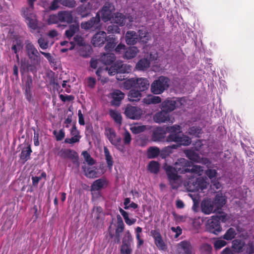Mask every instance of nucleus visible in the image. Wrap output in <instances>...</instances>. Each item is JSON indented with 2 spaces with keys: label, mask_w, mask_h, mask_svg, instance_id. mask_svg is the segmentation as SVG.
Instances as JSON below:
<instances>
[{
  "label": "nucleus",
  "mask_w": 254,
  "mask_h": 254,
  "mask_svg": "<svg viewBox=\"0 0 254 254\" xmlns=\"http://www.w3.org/2000/svg\"><path fill=\"white\" fill-rule=\"evenodd\" d=\"M166 131L169 134L166 137L167 142H174L177 144L170 145V149H177L181 146H189L191 144V140L190 137L182 133V127L180 125H174L168 126L166 128Z\"/></svg>",
  "instance_id": "nucleus-1"
},
{
  "label": "nucleus",
  "mask_w": 254,
  "mask_h": 254,
  "mask_svg": "<svg viewBox=\"0 0 254 254\" xmlns=\"http://www.w3.org/2000/svg\"><path fill=\"white\" fill-rule=\"evenodd\" d=\"M149 86V82L145 78H129L126 80L124 83V87L126 89L135 88L140 91H144L148 89Z\"/></svg>",
  "instance_id": "nucleus-2"
},
{
  "label": "nucleus",
  "mask_w": 254,
  "mask_h": 254,
  "mask_svg": "<svg viewBox=\"0 0 254 254\" xmlns=\"http://www.w3.org/2000/svg\"><path fill=\"white\" fill-rule=\"evenodd\" d=\"M170 79L167 77L160 76L151 84V91L154 94H160L167 90L170 84Z\"/></svg>",
  "instance_id": "nucleus-3"
},
{
  "label": "nucleus",
  "mask_w": 254,
  "mask_h": 254,
  "mask_svg": "<svg viewBox=\"0 0 254 254\" xmlns=\"http://www.w3.org/2000/svg\"><path fill=\"white\" fill-rule=\"evenodd\" d=\"M81 27L84 30H89L91 31L100 30L101 27V23L99 12H97L95 16L92 17L88 21L82 22Z\"/></svg>",
  "instance_id": "nucleus-4"
},
{
  "label": "nucleus",
  "mask_w": 254,
  "mask_h": 254,
  "mask_svg": "<svg viewBox=\"0 0 254 254\" xmlns=\"http://www.w3.org/2000/svg\"><path fill=\"white\" fill-rule=\"evenodd\" d=\"M58 155L64 159H69L77 167H79L80 162L77 153L70 149H62L58 152Z\"/></svg>",
  "instance_id": "nucleus-5"
},
{
  "label": "nucleus",
  "mask_w": 254,
  "mask_h": 254,
  "mask_svg": "<svg viewBox=\"0 0 254 254\" xmlns=\"http://www.w3.org/2000/svg\"><path fill=\"white\" fill-rule=\"evenodd\" d=\"M206 188L205 181L202 178L190 179L188 183V190L189 191L195 192L202 190Z\"/></svg>",
  "instance_id": "nucleus-6"
},
{
  "label": "nucleus",
  "mask_w": 254,
  "mask_h": 254,
  "mask_svg": "<svg viewBox=\"0 0 254 254\" xmlns=\"http://www.w3.org/2000/svg\"><path fill=\"white\" fill-rule=\"evenodd\" d=\"M26 50L31 62L33 64H39L40 62V55L33 44L31 43H27L26 45Z\"/></svg>",
  "instance_id": "nucleus-7"
},
{
  "label": "nucleus",
  "mask_w": 254,
  "mask_h": 254,
  "mask_svg": "<svg viewBox=\"0 0 254 254\" xmlns=\"http://www.w3.org/2000/svg\"><path fill=\"white\" fill-rule=\"evenodd\" d=\"M180 100L173 98H167L161 103V109L170 113L174 111L176 108L181 105Z\"/></svg>",
  "instance_id": "nucleus-8"
},
{
  "label": "nucleus",
  "mask_w": 254,
  "mask_h": 254,
  "mask_svg": "<svg viewBox=\"0 0 254 254\" xmlns=\"http://www.w3.org/2000/svg\"><path fill=\"white\" fill-rule=\"evenodd\" d=\"M22 11L28 27L32 29L36 30L38 27L37 20L35 15L32 13V11L29 8H23Z\"/></svg>",
  "instance_id": "nucleus-9"
},
{
  "label": "nucleus",
  "mask_w": 254,
  "mask_h": 254,
  "mask_svg": "<svg viewBox=\"0 0 254 254\" xmlns=\"http://www.w3.org/2000/svg\"><path fill=\"white\" fill-rule=\"evenodd\" d=\"M124 114L127 118L132 120H138L141 118L142 112L140 108L137 107L127 105L125 108Z\"/></svg>",
  "instance_id": "nucleus-10"
},
{
  "label": "nucleus",
  "mask_w": 254,
  "mask_h": 254,
  "mask_svg": "<svg viewBox=\"0 0 254 254\" xmlns=\"http://www.w3.org/2000/svg\"><path fill=\"white\" fill-rule=\"evenodd\" d=\"M105 134L110 143L120 149L119 146H120L122 139L120 137H117L114 129L111 127L105 128Z\"/></svg>",
  "instance_id": "nucleus-11"
},
{
  "label": "nucleus",
  "mask_w": 254,
  "mask_h": 254,
  "mask_svg": "<svg viewBox=\"0 0 254 254\" xmlns=\"http://www.w3.org/2000/svg\"><path fill=\"white\" fill-rule=\"evenodd\" d=\"M207 230L210 233L217 235L222 231V227L219 220L212 216L211 218L208 220L206 225Z\"/></svg>",
  "instance_id": "nucleus-12"
},
{
  "label": "nucleus",
  "mask_w": 254,
  "mask_h": 254,
  "mask_svg": "<svg viewBox=\"0 0 254 254\" xmlns=\"http://www.w3.org/2000/svg\"><path fill=\"white\" fill-rule=\"evenodd\" d=\"M150 233L154 239V243L158 249L166 251L167 249V246L163 241L159 230H152Z\"/></svg>",
  "instance_id": "nucleus-13"
},
{
  "label": "nucleus",
  "mask_w": 254,
  "mask_h": 254,
  "mask_svg": "<svg viewBox=\"0 0 254 254\" xmlns=\"http://www.w3.org/2000/svg\"><path fill=\"white\" fill-rule=\"evenodd\" d=\"M190 162L185 158H180L175 163L173 167L176 172L179 174H185L188 173V168L190 167Z\"/></svg>",
  "instance_id": "nucleus-14"
},
{
  "label": "nucleus",
  "mask_w": 254,
  "mask_h": 254,
  "mask_svg": "<svg viewBox=\"0 0 254 254\" xmlns=\"http://www.w3.org/2000/svg\"><path fill=\"white\" fill-rule=\"evenodd\" d=\"M114 10V6L110 3L107 2L103 6L101 9V18L105 22L111 20L113 16L112 12Z\"/></svg>",
  "instance_id": "nucleus-15"
},
{
  "label": "nucleus",
  "mask_w": 254,
  "mask_h": 254,
  "mask_svg": "<svg viewBox=\"0 0 254 254\" xmlns=\"http://www.w3.org/2000/svg\"><path fill=\"white\" fill-rule=\"evenodd\" d=\"M92 8V5L90 2L83 3L76 8V13L81 18L87 17L90 15Z\"/></svg>",
  "instance_id": "nucleus-16"
},
{
  "label": "nucleus",
  "mask_w": 254,
  "mask_h": 254,
  "mask_svg": "<svg viewBox=\"0 0 254 254\" xmlns=\"http://www.w3.org/2000/svg\"><path fill=\"white\" fill-rule=\"evenodd\" d=\"M70 133L71 136V138H66L64 140L65 143L74 144L78 142L81 136L80 135L79 131L77 129L75 124H74L70 130Z\"/></svg>",
  "instance_id": "nucleus-17"
},
{
  "label": "nucleus",
  "mask_w": 254,
  "mask_h": 254,
  "mask_svg": "<svg viewBox=\"0 0 254 254\" xmlns=\"http://www.w3.org/2000/svg\"><path fill=\"white\" fill-rule=\"evenodd\" d=\"M106 33L104 31L96 33L92 37V43L95 47L102 46L106 40Z\"/></svg>",
  "instance_id": "nucleus-18"
},
{
  "label": "nucleus",
  "mask_w": 254,
  "mask_h": 254,
  "mask_svg": "<svg viewBox=\"0 0 254 254\" xmlns=\"http://www.w3.org/2000/svg\"><path fill=\"white\" fill-rule=\"evenodd\" d=\"M58 17L60 22L71 24L73 19L72 11L69 10H62L58 12Z\"/></svg>",
  "instance_id": "nucleus-19"
},
{
  "label": "nucleus",
  "mask_w": 254,
  "mask_h": 254,
  "mask_svg": "<svg viewBox=\"0 0 254 254\" xmlns=\"http://www.w3.org/2000/svg\"><path fill=\"white\" fill-rule=\"evenodd\" d=\"M153 120L156 123H163L169 122L170 120V114L167 112L161 109L153 116Z\"/></svg>",
  "instance_id": "nucleus-20"
},
{
  "label": "nucleus",
  "mask_w": 254,
  "mask_h": 254,
  "mask_svg": "<svg viewBox=\"0 0 254 254\" xmlns=\"http://www.w3.org/2000/svg\"><path fill=\"white\" fill-rule=\"evenodd\" d=\"M32 150L30 144L22 149L19 155L20 160L22 164H24L26 161L30 159Z\"/></svg>",
  "instance_id": "nucleus-21"
},
{
  "label": "nucleus",
  "mask_w": 254,
  "mask_h": 254,
  "mask_svg": "<svg viewBox=\"0 0 254 254\" xmlns=\"http://www.w3.org/2000/svg\"><path fill=\"white\" fill-rule=\"evenodd\" d=\"M112 100L111 104L115 106H119L122 100L125 97V94L119 90H115L112 93Z\"/></svg>",
  "instance_id": "nucleus-22"
},
{
  "label": "nucleus",
  "mask_w": 254,
  "mask_h": 254,
  "mask_svg": "<svg viewBox=\"0 0 254 254\" xmlns=\"http://www.w3.org/2000/svg\"><path fill=\"white\" fill-rule=\"evenodd\" d=\"M125 40L127 45H134L138 40V35L134 31H127L125 35Z\"/></svg>",
  "instance_id": "nucleus-23"
},
{
  "label": "nucleus",
  "mask_w": 254,
  "mask_h": 254,
  "mask_svg": "<svg viewBox=\"0 0 254 254\" xmlns=\"http://www.w3.org/2000/svg\"><path fill=\"white\" fill-rule=\"evenodd\" d=\"M139 52V50L136 47H129L126 48L122 57L125 59L130 60L135 58Z\"/></svg>",
  "instance_id": "nucleus-24"
},
{
  "label": "nucleus",
  "mask_w": 254,
  "mask_h": 254,
  "mask_svg": "<svg viewBox=\"0 0 254 254\" xmlns=\"http://www.w3.org/2000/svg\"><path fill=\"white\" fill-rule=\"evenodd\" d=\"M184 153L186 157L190 161L196 162H201V158L199 155L192 149H185Z\"/></svg>",
  "instance_id": "nucleus-25"
},
{
  "label": "nucleus",
  "mask_w": 254,
  "mask_h": 254,
  "mask_svg": "<svg viewBox=\"0 0 254 254\" xmlns=\"http://www.w3.org/2000/svg\"><path fill=\"white\" fill-rule=\"evenodd\" d=\"M23 46L22 41L18 37L14 38L12 40L11 50L16 54L17 59H19L17 53L22 49Z\"/></svg>",
  "instance_id": "nucleus-26"
},
{
  "label": "nucleus",
  "mask_w": 254,
  "mask_h": 254,
  "mask_svg": "<svg viewBox=\"0 0 254 254\" xmlns=\"http://www.w3.org/2000/svg\"><path fill=\"white\" fill-rule=\"evenodd\" d=\"M137 33L138 39L143 44L147 43L151 39L150 34L146 28H142L139 29Z\"/></svg>",
  "instance_id": "nucleus-27"
},
{
  "label": "nucleus",
  "mask_w": 254,
  "mask_h": 254,
  "mask_svg": "<svg viewBox=\"0 0 254 254\" xmlns=\"http://www.w3.org/2000/svg\"><path fill=\"white\" fill-rule=\"evenodd\" d=\"M245 242L240 239H235L232 242V248L234 251L238 254L243 252L245 250Z\"/></svg>",
  "instance_id": "nucleus-28"
},
{
  "label": "nucleus",
  "mask_w": 254,
  "mask_h": 254,
  "mask_svg": "<svg viewBox=\"0 0 254 254\" xmlns=\"http://www.w3.org/2000/svg\"><path fill=\"white\" fill-rule=\"evenodd\" d=\"M116 65L118 69V74L129 73L131 71V66L129 64H124L122 61H117L116 62Z\"/></svg>",
  "instance_id": "nucleus-29"
},
{
  "label": "nucleus",
  "mask_w": 254,
  "mask_h": 254,
  "mask_svg": "<svg viewBox=\"0 0 254 254\" xmlns=\"http://www.w3.org/2000/svg\"><path fill=\"white\" fill-rule=\"evenodd\" d=\"M213 202L208 199L203 200L201 204V211L205 214H210L213 210Z\"/></svg>",
  "instance_id": "nucleus-30"
},
{
  "label": "nucleus",
  "mask_w": 254,
  "mask_h": 254,
  "mask_svg": "<svg viewBox=\"0 0 254 254\" xmlns=\"http://www.w3.org/2000/svg\"><path fill=\"white\" fill-rule=\"evenodd\" d=\"M79 30V25L78 24L75 23L70 24L67 30H65L64 35L69 40Z\"/></svg>",
  "instance_id": "nucleus-31"
},
{
  "label": "nucleus",
  "mask_w": 254,
  "mask_h": 254,
  "mask_svg": "<svg viewBox=\"0 0 254 254\" xmlns=\"http://www.w3.org/2000/svg\"><path fill=\"white\" fill-rule=\"evenodd\" d=\"M150 64L149 60L147 58H142L137 62L135 65V68L137 70L144 71L150 66Z\"/></svg>",
  "instance_id": "nucleus-32"
},
{
  "label": "nucleus",
  "mask_w": 254,
  "mask_h": 254,
  "mask_svg": "<svg viewBox=\"0 0 254 254\" xmlns=\"http://www.w3.org/2000/svg\"><path fill=\"white\" fill-rule=\"evenodd\" d=\"M166 174L169 182L172 181H177L179 179L178 172H176L175 169L171 166H168L165 168Z\"/></svg>",
  "instance_id": "nucleus-33"
},
{
  "label": "nucleus",
  "mask_w": 254,
  "mask_h": 254,
  "mask_svg": "<svg viewBox=\"0 0 254 254\" xmlns=\"http://www.w3.org/2000/svg\"><path fill=\"white\" fill-rule=\"evenodd\" d=\"M111 20L112 22L116 23L120 26H123L126 23V17L123 14L117 12L114 14Z\"/></svg>",
  "instance_id": "nucleus-34"
},
{
  "label": "nucleus",
  "mask_w": 254,
  "mask_h": 254,
  "mask_svg": "<svg viewBox=\"0 0 254 254\" xmlns=\"http://www.w3.org/2000/svg\"><path fill=\"white\" fill-rule=\"evenodd\" d=\"M165 132L161 127H157L155 129L152 133V139L154 141H161L164 138Z\"/></svg>",
  "instance_id": "nucleus-35"
},
{
  "label": "nucleus",
  "mask_w": 254,
  "mask_h": 254,
  "mask_svg": "<svg viewBox=\"0 0 254 254\" xmlns=\"http://www.w3.org/2000/svg\"><path fill=\"white\" fill-rule=\"evenodd\" d=\"M70 44L71 47L69 48V50H72L74 48L76 45L79 47L84 46L85 45V42L81 35H76L73 38V41L70 42Z\"/></svg>",
  "instance_id": "nucleus-36"
},
{
  "label": "nucleus",
  "mask_w": 254,
  "mask_h": 254,
  "mask_svg": "<svg viewBox=\"0 0 254 254\" xmlns=\"http://www.w3.org/2000/svg\"><path fill=\"white\" fill-rule=\"evenodd\" d=\"M116 60V56L114 54L107 53L104 54L101 57V61L106 65H110L113 63Z\"/></svg>",
  "instance_id": "nucleus-37"
},
{
  "label": "nucleus",
  "mask_w": 254,
  "mask_h": 254,
  "mask_svg": "<svg viewBox=\"0 0 254 254\" xmlns=\"http://www.w3.org/2000/svg\"><path fill=\"white\" fill-rule=\"evenodd\" d=\"M85 175L88 178H95L97 177V172L94 167L82 166Z\"/></svg>",
  "instance_id": "nucleus-38"
},
{
  "label": "nucleus",
  "mask_w": 254,
  "mask_h": 254,
  "mask_svg": "<svg viewBox=\"0 0 254 254\" xmlns=\"http://www.w3.org/2000/svg\"><path fill=\"white\" fill-rule=\"evenodd\" d=\"M141 91L135 88L131 89L128 95L129 100L132 101H138L141 97Z\"/></svg>",
  "instance_id": "nucleus-39"
},
{
  "label": "nucleus",
  "mask_w": 254,
  "mask_h": 254,
  "mask_svg": "<svg viewBox=\"0 0 254 254\" xmlns=\"http://www.w3.org/2000/svg\"><path fill=\"white\" fill-rule=\"evenodd\" d=\"M109 115L117 124L119 125H121L122 124V117L119 111L110 110L109 111Z\"/></svg>",
  "instance_id": "nucleus-40"
},
{
  "label": "nucleus",
  "mask_w": 254,
  "mask_h": 254,
  "mask_svg": "<svg viewBox=\"0 0 254 254\" xmlns=\"http://www.w3.org/2000/svg\"><path fill=\"white\" fill-rule=\"evenodd\" d=\"M106 183V180L103 179H99L95 180L91 186V190H99L103 188Z\"/></svg>",
  "instance_id": "nucleus-41"
},
{
  "label": "nucleus",
  "mask_w": 254,
  "mask_h": 254,
  "mask_svg": "<svg viewBox=\"0 0 254 254\" xmlns=\"http://www.w3.org/2000/svg\"><path fill=\"white\" fill-rule=\"evenodd\" d=\"M147 169L150 173L157 174L160 169L159 163L155 161H151L149 163Z\"/></svg>",
  "instance_id": "nucleus-42"
},
{
  "label": "nucleus",
  "mask_w": 254,
  "mask_h": 254,
  "mask_svg": "<svg viewBox=\"0 0 254 254\" xmlns=\"http://www.w3.org/2000/svg\"><path fill=\"white\" fill-rule=\"evenodd\" d=\"M119 211L121 215L123 216L125 220V221L127 225L130 226L135 223V222L136 221V219H130L128 216V214L127 211H125L121 208H120Z\"/></svg>",
  "instance_id": "nucleus-43"
},
{
  "label": "nucleus",
  "mask_w": 254,
  "mask_h": 254,
  "mask_svg": "<svg viewBox=\"0 0 254 254\" xmlns=\"http://www.w3.org/2000/svg\"><path fill=\"white\" fill-rule=\"evenodd\" d=\"M237 235L236 230L233 228H229L223 236V238L227 241H231L235 238Z\"/></svg>",
  "instance_id": "nucleus-44"
},
{
  "label": "nucleus",
  "mask_w": 254,
  "mask_h": 254,
  "mask_svg": "<svg viewBox=\"0 0 254 254\" xmlns=\"http://www.w3.org/2000/svg\"><path fill=\"white\" fill-rule=\"evenodd\" d=\"M160 149L157 147H150L147 150V157L148 158H155L158 156Z\"/></svg>",
  "instance_id": "nucleus-45"
},
{
  "label": "nucleus",
  "mask_w": 254,
  "mask_h": 254,
  "mask_svg": "<svg viewBox=\"0 0 254 254\" xmlns=\"http://www.w3.org/2000/svg\"><path fill=\"white\" fill-rule=\"evenodd\" d=\"M104 152L108 167L109 169H111L113 165V158L110 154L109 149L106 146L104 147Z\"/></svg>",
  "instance_id": "nucleus-46"
},
{
  "label": "nucleus",
  "mask_w": 254,
  "mask_h": 254,
  "mask_svg": "<svg viewBox=\"0 0 254 254\" xmlns=\"http://www.w3.org/2000/svg\"><path fill=\"white\" fill-rule=\"evenodd\" d=\"M185 254H192V246L190 242L183 241L180 244Z\"/></svg>",
  "instance_id": "nucleus-47"
},
{
  "label": "nucleus",
  "mask_w": 254,
  "mask_h": 254,
  "mask_svg": "<svg viewBox=\"0 0 254 254\" xmlns=\"http://www.w3.org/2000/svg\"><path fill=\"white\" fill-rule=\"evenodd\" d=\"M199 250L201 254H211L212 247L210 244L204 243L200 246Z\"/></svg>",
  "instance_id": "nucleus-48"
},
{
  "label": "nucleus",
  "mask_w": 254,
  "mask_h": 254,
  "mask_svg": "<svg viewBox=\"0 0 254 254\" xmlns=\"http://www.w3.org/2000/svg\"><path fill=\"white\" fill-rule=\"evenodd\" d=\"M107 43L105 46V49L106 51H111L116 46L115 39L113 37L109 36L106 38Z\"/></svg>",
  "instance_id": "nucleus-49"
},
{
  "label": "nucleus",
  "mask_w": 254,
  "mask_h": 254,
  "mask_svg": "<svg viewBox=\"0 0 254 254\" xmlns=\"http://www.w3.org/2000/svg\"><path fill=\"white\" fill-rule=\"evenodd\" d=\"M226 199L223 196L216 195L214 199V204L217 208H222L226 203Z\"/></svg>",
  "instance_id": "nucleus-50"
},
{
  "label": "nucleus",
  "mask_w": 254,
  "mask_h": 254,
  "mask_svg": "<svg viewBox=\"0 0 254 254\" xmlns=\"http://www.w3.org/2000/svg\"><path fill=\"white\" fill-rule=\"evenodd\" d=\"M117 226L115 232L122 233L125 229V224L123 220L120 215L117 216Z\"/></svg>",
  "instance_id": "nucleus-51"
},
{
  "label": "nucleus",
  "mask_w": 254,
  "mask_h": 254,
  "mask_svg": "<svg viewBox=\"0 0 254 254\" xmlns=\"http://www.w3.org/2000/svg\"><path fill=\"white\" fill-rule=\"evenodd\" d=\"M188 173L196 174L198 176L201 175L203 171L202 167L198 165L190 166V167L188 168Z\"/></svg>",
  "instance_id": "nucleus-52"
},
{
  "label": "nucleus",
  "mask_w": 254,
  "mask_h": 254,
  "mask_svg": "<svg viewBox=\"0 0 254 254\" xmlns=\"http://www.w3.org/2000/svg\"><path fill=\"white\" fill-rule=\"evenodd\" d=\"M116 65V63L115 62L114 64H113L109 69L107 67L106 69L108 70V73L110 75H114L116 74H117V79L118 80H122L124 79V78H122L121 77H119L118 76V69L117 67H115Z\"/></svg>",
  "instance_id": "nucleus-53"
},
{
  "label": "nucleus",
  "mask_w": 254,
  "mask_h": 254,
  "mask_svg": "<svg viewBox=\"0 0 254 254\" xmlns=\"http://www.w3.org/2000/svg\"><path fill=\"white\" fill-rule=\"evenodd\" d=\"M189 133L191 135L199 137V135L201 133V128L199 127H191L189 128Z\"/></svg>",
  "instance_id": "nucleus-54"
},
{
  "label": "nucleus",
  "mask_w": 254,
  "mask_h": 254,
  "mask_svg": "<svg viewBox=\"0 0 254 254\" xmlns=\"http://www.w3.org/2000/svg\"><path fill=\"white\" fill-rule=\"evenodd\" d=\"M85 161L89 165H93L95 164L94 160L91 157V155L87 151H84L82 153Z\"/></svg>",
  "instance_id": "nucleus-55"
},
{
  "label": "nucleus",
  "mask_w": 254,
  "mask_h": 254,
  "mask_svg": "<svg viewBox=\"0 0 254 254\" xmlns=\"http://www.w3.org/2000/svg\"><path fill=\"white\" fill-rule=\"evenodd\" d=\"M246 253L247 254H253L254 253V242L252 241H249V242L245 244Z\"/></svg>",
  "instance_id": "nucleus-56"
},
{
  "label": "nucleus",
  "mask_w": 254,
  "mask_h": 254,
  "mask_svg": "<svg viewBox=\"0 0 254 254\" xmlns=\"http://www.w3.org/2000/svg\"><path fill=\"white\" fill-rule=\"evenodd\" d=\"M121 254H131L132 252L131 245H122L121 246Z\"/></svg>",
  "instance_id": "nucleus-57"
},
{
  "label": "nucleus",
  "mask_w": 254,
  "mask_h": 254,
  "mask_svg": "<svg viewBox=\"0 0 254 254\" xmlns=\"http://www.w3.org/2000/svg\"><path fill=\"white\" fill-rule=\"evenodd\" d=\"M61 4L68 8H73L76 3L75 0H61Z\"/></svg>",
  "instance_id": "nucleus-58"
},
{
  "label": "nucleus",
  "mask_w": 254,
  "mask_h": 254,
  "mask_svg": "<svg viewBox=\"0 0 254 254\" xmlns=\"http://www.w3.org/2000/svg\"><path fill=\"white\" fill-rule=\"evenodd\" d=\"M35 64H30L28 63L22 64L21 66L23 69L26 68L27 71H31L32 72H36V67L34 65Z\"/></svg>",
  "instance_id": "nucleus-59"
},
{
  "label": "nucleus",
  "mask_w": 254,
  "mask_h": 254,
  "mask_svg": "<svg viewBox=\"0 0 254 254\" xmlns=\"http://www.w3.org/2000/svg\"><path fill=\"white\" fill-rule=\"evenodd\" d=\"M126 48L125 45L120 43L116 47L115 51L117 54L122 55V56H124Z\"/></svg>",
  "instance_id": "nucleus-60"
},
{
  "label": "nucleus",
  "mask_w": 254,
  "mask_h": 254,
  "mask_svg": "<svg viewBox=\"0 0 254 254\" xmlns=\"http://www.w3.org/2000/svg\"><path fill=\"white\" fill-rule=\"evenodd\" d=\"M53 134L55 135L57 141H61L65 136V132L64 129H60L59 132L57 130H54Z\"/></svg>",
  "instance_id": "nucleus-61"
},
{
  "label": "nucleus",
  "mask_w": 254,
  "mask_h": 254,
  "mask_svg": "<svg viewBox=\"0 0 254 254\" xmlns=\"http://www.w3.org/2000/svg\"><path fill=\"white\" fill-rule=\"evenodd\" d=\"M49 24H56L60 22V19L58 17V13L57 14H52L49 16L48 20Z\"/></svg>",
  "instance_id": "nucleus-62"
},
{
  "label": "nucleus",
  "mask_w": 254,
  "mask_h": 254,
  "mask_svg": "<svg viewBox=\"0 0 254 254\" xmlns=\"http://www.w3.org/2000/svg\"><path fill=\"white\" fill-rule=\"evenodd\" d=\"M205 174L209 179H212L216 178L217 172L215 169H209L206 171Z\"/></svg>",
  "instance_id": "nucleus-63"
},
{
  "label": "nucleus",
  "mask_w": 254,
  "mask_h": 254,
  "mask_svg": "<svg viewBox=\"0 0 254 254\" xmlns=\"http://www.w3.org/2000/svg\"><path fill=\"white\" fill-rule=\"evenodd\" d=\"M226 244L227 243L224 240H218L215 242L214 246L216 250H218L225 246Z\"/></svg>",
  "instance_id": "nucleus-64"
}]
</instances>
